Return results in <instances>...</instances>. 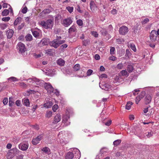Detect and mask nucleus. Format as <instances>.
Masks as SVG:
<instances>
[{"label": "nucleus", "mask_w": 159, "mask_h": 159, "mask_svg": "<svg viewBox=\"0 0 159 159\" xmlns=\"http://www.w3.org/2000/svg\"><path fill=\"white\" fill-rule=\"evenodd\" d=\"M39 23L43 27L46 29H52L54 24L53 20L51 19L45 21H41Z\"/></svg>", "instance_id": "f257e3e1"}, {"label": "nucleus", "mask_w": 159, "mask_h": 159, "mask_svg": "<svg viewBox=\"0 0 159 159\" xmlns=\"http://www.w3.org/2000/svg\"><path fill=\"white\" fill-rule=\"evenodd\" d=\"M18 150L16 148H13L10 150L7 153L6 157L8 159H12L14 156L15 153L18 152Z\"/></svg>", "instance_id": "f03ea898"}, {"label": "nucleus", "mask_w": 159, "mask_h": 159, "mask_svg": "<svg viewBox=\"0 0 159 159\" xmlns=\"http://www.w3.org/2000/svg\"><path fill=\"white\" fill-rule=\"evenodd\" d=\"M16 48L17 50L21 53L25 52L26 49L25 44L20 42L18 43L17 44Z\"/></svg>", "instance_id": "7ed1b4c3"}, {"label": "nucleus", "mask_w": 159, "mask_h": 159, "mask_svg": "<svg viewBox=\"0 0 159 159\" xmlns=\"http://www.w3.org/2000/svg\"><path fill=\"white\" fill-rule=\"evenodd\" d=\"M119 33L122 35H125L127 34L129 31L128 28L125 26H122L119 29Z\"/></svg>", "instance_id": "20e7f679"}, {"label": "nucleus", "mask_w": 159, "mask_h": 159, "mask_svg": "<svg viewBox=\"0 0 159 159\" xmlns=\"http://www.w3.org/2000/svg\"><path fill=\"white\" fill-rule=\"evenodd\" d=\"M44 86L48 93H51L53 92V88L50 83H45L44 84Z\"/></svg>", "instance_id": "39448f33"}, {"label": "nucleus", "mask_w": 159, "mask_h": 159, "mask_svg": "<svg viewBox=\"0 0 159 159\" xmlns=\"http://www.w3.org/2000/svg\"><path fill=\"white\" fill-rule=\"evenodd\" d=\"M157 31L155 30H152L150 33V39L152 42L155 41L157 39Z\"/></svg>", "instance_id": "423d86ee"}, {"label": "nucleus", "mask_w": 159, "mask_h": 159, "mask_svg": "<svg viewBox=\"0 0 159 159\" xmlns=\"http://www.w3.org/2000/svg\"><path fill=\"white\" fill-rule=\"evenodd\" d=\"M19 148L20 150L24 151L26 150L28 148L29 144L27 143H20L18 145Z\"/></svg>", "instance_id": "0eeeda50"}, {"label": "nucleus", "mask_w": 159, "mask_h": 159, "mask_svg": "<svg viewBox=\"0 0 159 159\" xmlns=\"http://www.w3.org/2000/svg\"><path fill=\"white\" fill-rule=\"evenodd\" d=\"M100 83L99 84V87L102 89L105 90H108L111 89V86L109 84H107L105 82L102 83V84H101Z\"/></svg>", "instance_id": "6e6552de"}, {"label": "nucleus", "mask_w": 159, "mask_h": 159, "mask_svg": "<svg viewBox=\"0 0 159 159\" xmlns=\"http://www.w3.org/2000/svg\"><path fill=\"white\" fill-rule=\"evenodd\" d=\"M43 137L42 134L39 135L36 138L33 139L32 142L33 144L36 145L39 143V142L42 139Z\"/></svg>", "instance_id": "1a4fd4ad"}, {"label": "nucleus", "mask_w": 159, "mask_h": 159, "mask_svg": "<svg viewBox=\"0 0 159 159\" xmlns=\"http://www.w3.org/2000/svg\"><path fill=\"white\" fill-rule=\"evenodd\" d=\"M49 39L48 38H44L42 39L40 43H39V45L40 46H42L47 45L49 43Z\"/></svg>", "instance_id": "9d476101"}, {"label": "nucleus", "mask_w": 159, "mask_h": 159, "mask_svg": "<svg viewBox=\"0 0 159 159\" xmlns=\"http://www.w3.org/2000/svg\"><path fill=\"white\" fill-rule=\"evenodd\" d=\"M72 21L70 18H68L64 19L63 21V25L65 27H68L72 23Z\"/></svg>", "instance_id": "9b49d317"}, {"label": "nucleus", "mask_w": 159, "mask_h": 159, "mask_svg": "<svg viewBox=\"0 0 159 159\" xmlns=\"http://www.w3.org/2000/svg\"><path fill=\"white\" fill-rule=\"evenodd\" d=\"M50 45L52 47L56 48L59 46V43H58V40L57 39H54L52 41L49 43Z\"/></svg>", "instance_id": "f8f14e48"}, {"label": "nucleus", "mask_w": 159, "mask_h": 159, "mask_svg": "<svg viewBox=\"0 0 159 159\" xmlns=\"http://www.w3.org/2000/svg\"><path fill=\"white\" fill-rule=\"evenodd\" d=\"M61 120V116L59 114H57L54 118L53 123L54 124H56L59 122Z\"/></svg>", "instance_id": "ddd939ff"}, {"label": "nucleus", "mask_w": 159, "mask_h": 159, "mask_svg": "<svg viewBox=\"0 0 159 159\" xmlns=\"http://www.w3.org/2000/svg\"><path fill=\"white\" fill-rule=\"evenodd\" d=\"M151 99L152 98L151 96L148 94H146L144 98L145 103L146 104L149 103L151 101Z\"/></svg>", "instance_id": "4468645a"}, {"label": "nucleus", "mask_w": 159, "mask_h": 159, "mask_svg": "<svg viewBox=\"0 0 159 159\" xmlns=\"http://www.w3.org/2000/svg\"><path fill=\"white\" fill-rule=\"evenodd\" d=\"M14 31L12 29H9L7 30L6 35L8 39H11L13 36Z\"/></svg>", "instance_id": "2eb2a0df"}, {"label": "nucleus", "mask_w": 159, "mask_h": 159, "mask_svg": "<svg viewBox=\"0 0 159 159\" xmlns=\"http://www.w3.org/2000/svg\"><path fill=\"white\" fill-rule=\"evenodd\" d=\"M74 157L73 153L71 152H68L65 157L66 159H72Z\"/></svg>", "instance_id": "dca6fc26"}, {"label": "nucleus", "mask_w": 159, "mask_h": 159, "mask_svg": "<svg viewBox=\"0 0 159 159\" xmlns=\"http://www.w3.org/2000/svg\"><path fill=\"white\" fill-rule=\"evenodd\" d=\"M23 104L27 107H30V101L28 99L24 98L23 99Z\"/></svg>", "instance_id": "f3484780"}, {"label": "nucleus", "mask_w": 159, "mask_h": 159, "mask_svg": "<svg viewBox=\"0 0 159 159\" xmlns=\"http://www.w3.org/2000/svg\"><path fill=\"white\" fill-rule=\"evenodd\" d=\"M77 31V29L75 27L74 25L71 26L69 30V33L71 34L73 32H75Z\"/></svg>", "instance_id": "a211bd4d"}, {"label": "nucleus", "mask_w": 159, "mask_h": 159, "mask_svg": "<svg viewBox=\"0 0 159 159\" xmlns=\"http://www.w3.org/2000/svg\"><path fill=\"white\" fill-rule=\"evenodd\" d=\"M57 63L60 66H63L65 64V61L62 59L60 58L57 61Z\"/></svg>", "instance_id": "6ab92c4d"}, {"label": "nucleus", "mask_w": 159, "mask_h": 159, "mask_svg": "<svg viewBox=\"0 0 159 159\" xmlns=\"http://www.w3.org/2000/svg\"><path fill=\"white\" fill-rule=\"evenodd\" d=\"M51 11V10L49 9H46L43 10L40 14L44 16L45 15L49 13Z\"/></svg>", "instance_id": "aec40b11"}, {"label": "nucleus", "mask_w": 159, "mask_h": 159, "mask_svg": "<svg viewBox=\"0 0 159 159\" xmlns=\"http://www.w3.org/2000/svg\"><path fill=\"white\" fill-rule=\"evenodd\" d=\"M21 19L22 18L21 17H18L15 20L14 22V26H16L19 23L21 22Z\"/></svg>", "instance_id": "412c9836"}, {"label": "nucleus", "mask_w": 159, "mask_h": 159, "mask_svg": "<svg viewBox=\"0 0 159 159\" xmlns=\"http://www.w3.org/2000/svg\"><path fill=\"white\" fill-rule=\"evenodd\" d=\"M42 151L44 152L46 154H49L50 153V150L49 148L47 147L43 148L42 149Z\"/></svg>", "instance_id": "4be33fe9"}, {"label": "nucleus", "mask_w": 159, "mask_h": 159, "mask_svg": "<svg viewBox=\"0 0 159 159\" xmlns=\"http://www.w3.org/2000/svg\"><path fill=\"white\" fill-rule=\"evenodd\" d=\"M120 73L121 74V75L125 76L126 77H128L129 75V74L127 72L126 70H122L120 72Z\"/></svg>", "instance_id": "5701e85b"}, {"label": "nucleus", "mask_w": 159, "mask_h": 159, "mask_svg": "<svg viewBox=\"0 0 159 159\" xmlns=\"http://www.w3.org/2000/svg\"><path fill=\"white\" fill-rule=\"evenodd\" d=\"M32 36L30 34H28L25 37V39L27 41H30L32 40Z\"/></svg>", "instance_id": "b1692460"}, {"label": "nucleus", "mask_w": 159, "mask_h": 159, "mask_svg": "<svg viewBox=\"0 0 159 159\" xmlns=\"http://www.w3.org/2000/svg\"><path fill=\"white\" fill-rule=\"evenodd\" d=\"M52 102H51L45 103L43 106L44 107L48 108H50L52 105Z\"/></svg>", "instance_id": "393cba45"}, {"label": "nucleus", "mask_w": 159, "mask_h": 159, "mask_svg": "<svg viewBox=\"0 0 159 159\" xmlns=\"http://www.w3.org/2000/svg\"><path fill=\"white\" fill-rule=\"evenodd\" d=\"M132 104L133 103L132 102L130 101L128 102L126 104L125 108L128 110H129L131 107V106Z\"/></svg>", "instance_id": "a878e982"}, {"label": "nucleus", "mask_w": 159, "mask_h": 159, "mask_svg": "<svg viewBox=\"0 0 159 159\" xmlns=\"http://www.w3.org/2000/svg\"><path fill=\"white\" fill-rule=\"evenodd\" d=\"M127 70L130 73L134 70V68L132 65H129L127 67Z\"/></svg>", "instance_id": "bb28decb"}, {"label": "nucleus", "mask_w": 159, "mask_h": 159, "mask_svg": "<svg viewBox=\"0 0 159 159\" xmlns=\"http://www.w3.org/2000/svg\"><path fill=\"white\" fill-rule=\"evenodd\" d=\"M90 9L92 11L94 10L96 7L95 4L93 2L91 1L90 3Z\"/></svg>", "instance_id": "cd10ccee"}, {"label": "nucleus", "mask_w": 159, "mask_h": 159, "mask_svg": "<svg viewBox=\"0 0 159 159\" xmlns=\"http://www.w3.org/2000/svg\"><path fill=\"white\" fill-rule=\"evenodd\" d=\"M8 5L9 6V7H9V9H10L11 12H13L12 9L11 7L10 6V5L8 4H7V3H4L2 4V7H3V8H7V6Z\"/></svg>", "instance_id": "c85d7f7f"}, {"label": "nucleus", "mask_w": 159, "mask_h": 159, "mask_svg": "<svg viewBox=\"0 0 159 159\" xmlns=\"http://www.w3.org/2000/svg\"><path fill=\"white\" fill-rule=\"evenodd\" d=\"M33 35L35 38H37L39 36V33L36 31H32Z\"/></svg>", "instance_id": "c756f323"}, {"label": "nucleus", "mask_w": 159, "mask_h": 159, "mask_svg": "<svg viewBox=\"0 0 159 159\" xmlns=\"http://www.w3.org/2000/svg\"><path fill=\"white\" fill-rule=\"evenodd\" d=\"M52 111H47L46 114L45 116L48 118H49L52 116Z\"/></svg>", "instance_id": "7c9ffc66"}, {"label": "nucleus", "mask_w": 159, "mask_h": 159, "mask_svg": "<svg viewBox=\"0 0 159 159\" xmlns=\"http://www.w3.org/2000/svg\"><path fill=\"white\" fill-rule=\"evenodd\" d=\"M73 68L75 71H77L80 70V66L78 64H76L74 66Z\"/></svg>", "instance_id": "2f4dec72"}, {"label": "nucleus", "mask_w": 159, "mask_h": 159, "mask_svg": "<svg viewBox=\"0 0 159 159\" xmlns=\"http://www.w3.org/2000/svg\"><path fill=\"white\" fill-rule=\"evenodd\" d=\"M121 142V140L120 139H117L115 141L113 142V144L114 146H117L119 145Z\"/></svg>", "instance_id": "473e14b6"}, {"label": "nucleus", "mask_w": 159, "mask_h": 159, "mask_svg": "<svg viewBox=\"0 0 159 159\" xmlns=\"http://www.w3.org/2000/svg\"><path fill=\"white\" fill-rule=\"evenodd\" d=\"M129 46L131 48L134 52H136V49L135 47V46L134 44L130 43L129 44Z\"/></svg>", "instance_id": "72a5a7b5"}, {"label": "nucleus", "mask_w": 159, "mask_h": 159, "mask_svg": "<svg viewBox=\"0 0 159 159\" xmlns=\"http://www.w3.org/2000/svg\"><path fill=\"white\" fill-rule=\"evenodd\" d=\"M8 80L11 81V82H14L18 81L17 79L14 77H11L9 78Z\"/></svg>", "instance_id": "f704fd0d"}, {"label": "nucleus", "mask_w": 159, "mask_h": 159, "mask_svg": "<svg viewBox=\"0 0 159 159\" xmlns=\"http://www.w3.org/2000/svg\"><path fill=\"white\" fill-rule=\"evenodd\" d=\"M9 12V11L7 9L4 10L2 12V15L3 16H6L7 15Z\"/></svg>", "instance_id": "c9c22d12"}, {"label": "nucleus", "mask_w": 159, "mask_h": 159, "mask_svg": "<svg viewBox=\"0 0 159 159\" xmlns=\"http://www.w3.org/2000/svg\"><path fill=\"white\" fill-rule=\"evenodd\" d=\"M102 34L103 35H106L107 34V31L106 30L102 29L101 30Z\"/></svg>", "instance_id": "e433bc0d"}, {"label": "nucleus", "mask_w": 159, "mask_h": 159, "mask_svg": "<svg viewBox=\"0 0 159 159\" xmlns=\"http://www.w3.org/2000/svg\"><path fill=\"white\" fill-rule=\"evenodd\" d=\"M77 25L79 26H81L83 25V21L81 19L77 20L76 21Z\"/></svg>", "instance_id": "4c0bfd02"}, {"label": "nucleus", "mask_w": 159, "mask_h": 159, "mask_svg": "<svg viewBox=\"0 0 159 159\" xmlns=\"http://www.w3.org/2000/svg\"><path fill=\"white\" fill-rule=\"evenodd\" d=\"M131 53L130 52L129 50L128 49H127L126 51V54L125 56L126 57H128L129 56L131 55Z\"/></svg>", "instance_id": "58836bf2"}, {"label": "nucleus", "mask_w": 159, "mask_h": 159, "mask_svg": "<svg viewBox=\"0 0 159 159\" xmlns=\"http://www.w3.org/2000/svg\"><path fill=\"white\" fill-rule=\"evenodd\" d=\"M144 95H145V91H142L141 92L140 94L138 97H139L140 99L142 98Z\"/></svg>", "instance_id": "ea45409f"}, {"label": "nucleus", "mask_w": 159, "mask_h": 159, "mask_svg": "<svg viewBox=\"0 0 159 159\" xmlns=\"http://www.w3.org/2000/svg\"><path fill=\"white\" fill-rule=\"evenodd\" d=\"M149 21V19L148 18H146L143 20L141 21V23L142 24L144 25L146 24Z\"/></svg>", "instance_id": "a19ab883"}, {"label": "nucleus", "mask_w": 159, "mask_h": 159, "mask_svg": "<svg viewBox=\"0 0 159 159\" xmlns=\"http://www.w3.org/2000/svg\"><path fill=\"white\" fill-rule=\"evenodd\" d=\"M66 9L70 13H71L73 11V7H66Z\"/></svg>", "instance_id": "79ce46f5"}, {"label": "nucleus", "mask_w": 159, "mask_h": 159, "mask_svg": "<svg viewBox=\"0 0 159 159\" xmlns=\"http://www.w3.org/2000/svg\"><path fill=\"white\" fill-rule=\"evenodd\" d=\"M70 118L69 117L67 116H64L62 120V121L63 123H66L68 120Z\"/></svg>", "instance_id": "37998d69"}, {"label": "nucleus", "mask_w": 159, "mask_h": 159, "mask_svg": "<svg viewBox=\"0 0 159 159\" xmlns=\"http://www.w3.org/2000/svg\"><path fill=\"white\" fill-rule=\"evenodd\" d=\"M68 45L66 44H64L61 45L60 47L61 49V50H63L65 48H66Z\"/></svg>", "instance_id": "c03bdc74"}, {"label": "nucleus", "mask_w": 159, "mask_h": 159, "mask_svg": "<svg viewBox=\"0 0 159 159\" xmlns=\"http://www.w3.org/2000/svg\"><path fill=\"white\" fill-rule=\"evenodd\" d=\"M25 25V23H22L20 25L18 26L17 29L18 30H20L22 29Z\"/></svg>", "instance_id": "a18cd8bd"}, {"label": "nucleus", "mask_w": 159, "mask_h": 159, "mask_svg": "<svg viewBox=\"0 0 159 159\" xmlns=\"http://www.w3.org/2000/svg\"><path fill=\"white\" fill-rule=\"evenodd\" d=\"M91 33L92 35L96 38L98 36V34L97 32L96 31H92Z\"/></svg>", "instance_id": "49530a36"}, {"label": "nucleus", "mask_w": 159, "mask_h": 159, "mask_svg": "<svg viewBox=\"0 0 159 159\" xmlns=\"http://www.w3.org/2000/svg\"><path fill=\"white\" fill-rule=\"evenodd\" d=\"M58 107V106L57 105L55 104L52 107V110L54 112H55L57 110Z\"/></svg>", "instance_id": "de8ad7c7"}, {"label": "nucleus", "mask_w": 159, "mask_h": 159, "mask_svg": "<svg viewBox=\"0 0 159 159\" xmlns=\"http://www.w3.org/2000/svg\"><path fill=\"white\" fill-rule=\"evenodd\" d=\"M139 25H135L134 26V27L133 28V31L134 33H137V30H138V26Z\"/></svg>", "instance_id": "09e8293b"}, {"label": "nucleus", "mask_w": 159, "mask_h": 159, "mask_svg": "<svg viewBox=\"0 0 159 159\" xmlns=\"http://www.w3.org/2000/svg\"><path fill=\"white\" fill-rule=\"evenodd\" d=\"M115 50V48L114 47H112L110 49V53L112 55L114 54V51Z\"/></svg>", "instance_id": "8fccbe9b"}, {"label": "nucleus", "mask_w": 159, "mask_h": 159, "mask_svg": "<svg viewBox=\"0 0 159 159\" xmlns=\"http://www.w3.org/2000/svg\"><path fill=\"white\" fill-rule=\"evenodd\" d=\"M10 19V18L9 17H4L2 18V20L4 21H8Z\"/></svg>", "instance_id": "3c124183"}, {"label": "nucleus", "mask_w": 159, "mask_h": 159, "mask_svg": "<svg viewBox=\"0 0 159 159\" xmlns=\"http://www.w3.org/2000/svg\"><path fill=\"white\" fill-rule=\"evenodd\" d=\"M93 71L91 69L89 70L87 72V75L88 76H90L92 74Z\"/></svg>", "instance_id": "603ef678"}, {"label": "nucleus", "mask_w": 159, "mask_h": 159, "mask_svg": "<svg viewBox=\"0 0 159 159\" xmlns=\"http://www.w3.org/2000/svg\"><path fill=\"white\" fill-rule=\"evenodd\" d=\"M27 8L25 7L23 8L21 10L23 14H25L27 12Z\"/></svg>", "instance_id": "864d4df0"}, {"label": "nucleus", "mask_w": 159, "mask_h": 159, "mask_svg": "<svg viewBox=\"0 0 159 159\" xmlns=\"http://www.w3.org/2000/svg\"><path fill=\"white\" fill-rule=\"evenodd\" d=\"M123 67V65L122 63H119L117 66V68L118 69H121Z\"/></svg>", "instance_id": "5fc2aeb1"}, {"label": "nucleus", "mask_w": 159, "mask_h": 159, "mask_svg": "<svg viewBox=\"0 0 159 159\" xmlns=\"http://www.w3.org/2000/svg\"><path fill=\"white\" fill-rule=\"evenodd\" d=\"M117 12V10L115 9H113L111 11V13L113 15L116 14Z\"/></svg>", "instance_id": "6e6d98bb"}, {"label": "nucleus", "mask_w": 159, "mask_h": 159, "mask_svg": "<svg viewBox=\"0 0 159 159\" xmlns=\"http://www.w3.org/2000/svg\"><path fill=\"white\" fill-rule=\"evenodd\" d=\"M77 10L80 13H83V11L81 10H80V6L78 5L77 6Z\"/></svg>", "instance_id": "4d7b16f0"}, {"label": "nucleus", "mask_w": 159, "mask_h": 159, "mask_svg": "<svg viewBox=\"0 0 159 159\" xmlns=\"http://www.w3.org/2000/svg\"><path fill=\"white\" fill-rule=\"evenodd\" d=\"M94 58L96 60H99L100 59V56L98 54H96L95 55Z\"/></svg>", "instance_id": "13d9d810"}, {"label": "nucleus", "mask_w": 159, "mask_h": 159, "mask_svg": "<svg viewBox=\"0 0 159 159\" xmlns=\"http://www.w3.org/2000/svg\"><path fill=\"white\" fill-rule=\"evenodd\" d=\"M116 58L114 56H111L109 57V59L112 61H115L116 59Z\"/></svg>", "instance_id": "bf43d9fd"}, {"label": "nucleus", "mask_w": 159, "mask_h": 159, "mask_svg": "<svg viewBox=\"0 0 159 159\" xmlns=\"http://www.w3.org/2000/svg\"><path fill=\"white\" fill-rule=\"evenodd\" d=\"M52 50L51 49H47L46 51V53L51 55L52 54Z\"/></svg>", "instance_id": "052dcab7"}, {"label": "nucleus", "mask_w": 159, "mask_h": 159, "mask_svg": "<svg viewBox=\"0 0 159 159\" xmlns=\"http://www.w3.org/2000/svg\"><path fill=\"white\" fill-rule=\"evenodd\" d=\"M20 85L24 88H26L27 87L26 84L23 82L20 83Z\"/></svg>", "instance_id": "680f3d73"}, {"label": "nucleus", "mask_w": 159, "mask_h": 159, "mask_svg": "<svg viewBox=\"0 0 159 159\" xmlns=\"http://www.w3.org/2000/svg\"><path fill=\"white\" fill-rule=\"evenodd\" d=\"M13 103H14L12 101V100H11V99L10 98L9 99V106L11 107Z\"/></svg>", "instance_id": "e2e57ef3"}, {"label": "nucleus", "mask_w": 159, "mask_h": 159, "mask_svg": "<svg viewBox=\"0 0 159 159\" xmlns=\"http://www.w3.org/2000/svg\"><path fill=\"white\" fill-rule=\"evenodd\" d=\"M8 102V98H5L3 100V103L4 105H6Z\"/></svg>", "instance_id": "0e129e2a"}, {"label": "nucleus", "mask_w": 159, "mask_h": 159, "mask_svg": "<svg viewBox=\"0 0 159 159\" xmlns=\"http://www.w3.org/2000/svg\"><path fill=\"white\" fill-rule=\"evenodd\" d=\"M116 41L118 43L120 44L122 42H124V40L123 39H116Z\"/></svg>", "instance_id": "69168bd1"}, {"label": "nucleus", "mask_w": 159, "mask_h": 159, "mask_svg": "<svg viewBox=\"0 0 159 159\" xmlns=\"http://www.w3.org/2000/svg\"><path fill=\"white\" fill-rule=\"evenodd\" d=\"M148 134H146V136H147L148 138H150L152 135V133L151 132H148Z\"/></svg>", "instance_id": "338daca9"}, {"label": "nucleus", "mask_w": 159, "mask_h": 159, "mask_svg": "<svg viewBox=\"0 0 159 159\" xmlns=\"http://www.w3.org/2000/svg\"><path fill=\"white\" fill-rule=\"evenodd\" d=\"M141 99L139 97H137L135 99V102L136 104H138Z\"/></svg>", "instance_id": "774afa93"}]
</instances>
